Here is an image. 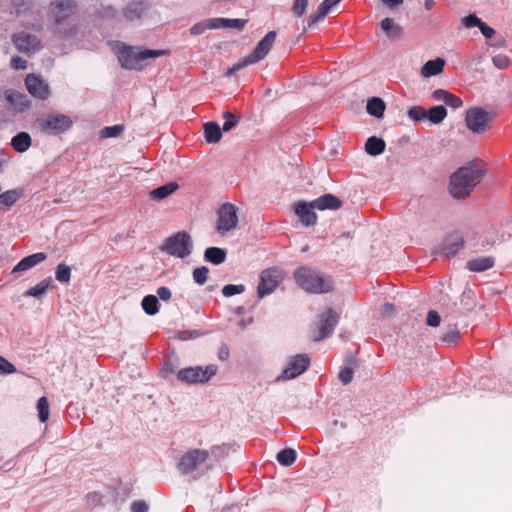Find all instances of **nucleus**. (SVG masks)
<instances>
[{
  "instance_id": "nucleus-58",
  "label": "nucleus",
  "mask_w": 512,
  "mask_h": 512,
  "mask_svg": "<svg viewBox=\"0 0 512 512\" xmlns=\"http://www.w3.org/2000/svg\"><path fill=\"white\" fill-rule=\"evenodd\" d=\"M479 30L487 39H492L496 34V31L492 27L488 26L484 21L482 22Z\"/></svg>"
},
{
  "instance_id": "nucleus-14",
  "label": "nucleus",
  "mask_w": 512,
  "mask_h": 512,
  "mask_svg": "<svg viewBox=\"0 0 512 512\" xmlns=\"http://www.w3.org/2000/svg\"><path fill=\"white\" fill-rule=\"evenodd\" d=\"M338 323V315L337 313L328 308L323 314L319 317V322L317 324L318 332L314 336L315 341L323 340L330 335H332L336 325Z\"/></svg>"
},
{
  "instance_id": "nucleus-10",
  "label": "nucleus",
  "mask_w": 512,
  "mask_h": 512,
  "mask_svg": "<svg viewBox=\"0 0 512 512\" xmlns=\"http://www.w3.org/2000/svg\"><path fill=\"white\" fill-rule=\"evenodd\" d=\"M311 360L308 354H297L287 359V364L282 373L277 376V382L295 379L304 373L310 366Z\"/></svg>"
},
{
  "instance_id": "nucleus-45",
  "label": "nucleus",
  "mask_w": 512,
  "mask_h": 512,
  "mask_svg": "<svg viewBox=\"0 0 512 512\" xmlns=\"http://www.w3.org/2000/svg\"><path fill=\"white\" fill-rule=\"evenodd\" d=\"M245 291V286L243 284H227L222 288V294L225 297H232L234 295L241 294Z\"/></svg>"
},
{
  "instance_id": "nucleus-42",
  "label": "nucleus",
  "mask_w": 512,
  "mask_h": 512,
  "mask_svg": "<svg viewBox=\"0 0 512 512\" xmlns=\"http://www.w3.org/2000/svg\"><path fill=\"white\" fill-rule=\"evenodd\" d=\"M37 411H38V418H39L40 422L44 423L49 419V415H50L49 402L45 396L39 398V400L37 402Z\"/></svg>"
},
{
  "instance_id": "nucleus-8",
  "label": "nucleus",
  "mask_w": 512,
  "mask_h": 512,
  "mask_svg": "<svg viewBox=\"0 0 512 512\" xmlns=\"http://www.w3.org/2000/svg\"><path fill=\"white\" fill-rule=\"evenodd\" d=\"M217 366L209 364L206 367L194 366L182 368L177 372V379L185 384H202L217 373Z\"/></svg>"
},
{
  "instance_id": "nucleus-19",
  "label": "nucleus",
  "mask_w": 512,
  "mask_h": 512,
  "mask_svg": "<svg viewBox=\"0 0 512 512\" xmlns=\"http://www.w3.org/2000/svg\"><path fill=\"white\" fill-rule=\"evenodd\" d=\"M32 4H33V2H25V1L17 2L16 6H15V13H16V16L20 19V22L23 26L35 28V27L41 26L40 18H38V17H34L32 19L25 18V15L27 12L32 13Z\"/></svg>"
},
{
  "instance_id": "nucleus-49",
  "label": "nucleus",
  "mask_w": 512,
  "mask_h": 512,
  "mask_svg": "<svg viewBox=\"0 0 512 512\" xmlns=\"http://www.w3.org/2000/svg\"><path fill=\"white\" fill-rule=\"evenodd\" d=\"M492 63L497 69L504 70L509 66L510 58L504 54H497L492 57Z\"/></svg>"
},
{
  "instance_id": "nucleus-2",
  "label": "nucleus",
  "mask_w": 512,
  "mask_h": 512,
  "mask_svg": "<svg viewBox=\"0 0 512 512\" xmlns=\"http://www.w3.org/2000/svg\"><path fill=\"white\" fill-rule=\"evenodd\" d=\"M215 449L211 451L202 449H191L187 451L178 462V470L183 475H191L193 479L200 478L211 466V455Z\"/></svg>"
},
{
  "instance_id": "nucleus-50",
  "label": "nucleus",
  "mask_w": 512,
  "mask_h": 512,
  "mask_svg": "<svg viewBox=\"0 0 512 512\" xmlns=\"http://www.w3.org/2000/svg\"><path fill=\"white\" fill-rule=\"evenodd\" d=\"M461 22L465 28H473V27L480 28L483 21L479 17H477L475 14H469V15L463 17Z\"/></svg>"
},
{
  "instance_id": "nucleus-54",
  "label": "nucleus",
  "mask_w": 512,
  "mask_h": 512,
  "mask_svg": "<svg viewBox=\"0 0 512 512\" xmlns=\"http://www.w3.org/2000/svg\"><path fill=\"white\" fill-rule=\"evenodd\" d=\"M426 322H427V325H429L431 327H438L441 322V317L437 311L430 310L427 314Z\"/></svg>"
},
{
  "instance_id": "nucleus-57",
  "label": "nucleus",
  "mask_w": 512,
  "mask_h": 512,
  "mask_svg": "<svg viewBox=\"0 0 512 512\" xmlns=\"http://www.w3.org/2000/svg\"><path fill=\"white\" fill-rule=\"evenodd\" d=\"M458 336L459 332L457 329H450L443 334L442 340L447 343H452L457 340Z\"/></svg>"
},
{
  "instance_id": "nucleus-61",
  "label": "nucleus",
  "mask_w": 512,
  "mask_h": 512,
  "mask_svg": "<svg viewBox=\"0 0 512 512\" xmlns=\"http://www.w3.org/2000/svg\"><path fill=\"white\" fill-rule=\"evenodd\" d=\"M248 65H251V63H248L246 62V57L243 58L241 61H239L238 63L234 64L229 70H228V75H232L234 74L236 71H239L241 70L242 68L248 66Z\"/></svg>"
},
{
  "instance_id": "nucleus-35",
  "label": "nucleus",
  "mask_w": 512,
  "mask_h": 512,
  "mask_svg": "<svg viewBox=\"0 0 512 512\" xmlns=\"http://www.w3.org/2000/svg\"><path fill=\"white\" fill-rule=\"evenodd\" d=\"M463 245L464 241L461 237L447 238L443 244L442 251L448 257L454 256L462 249Z\"/></svg>"
},
{
  "instance_id": "nucleus-12",
  "label": "nucleus",
  "mask_w": 512,
  "mask_h": 512,
  "mask_svg": "<svg viewBox=\"0 0 512 512\" xmlns=\"http://www.w3.org/2000/svg\"><path fill=\"white\" fill-rule=\"evenodd\" d=\"M218 220L216 230L224 235L235 229L238 225L237 208L231 203H225L218 209Z\"/></svg>"
},
{
  "instance_id": "nucleus-33",
  "label": "nucleus",
  "mask_w": 512,
  "mask_h": 512,
  "mask_svg": "<svg viewBox=\"0 0 512 512\" xmlns=\"http://www.w3.org/2000/svg\"><path fill=\"white\" fill-rule=\"evenodd\" d=\"M494 265L492 257H478L467 262V267L473 272L485 271Z\"/></svg>"
},
{
  "instance_id": "nucleus-31",
  "label": "nucleus",
  "mask_w": 512,
  "mask_h": 512,
  "mask_svg": "<svg viewBox=\"0 0 512 512\" xmlns=\"http://www.w3.org/2000/svg\"><path fill=\"white\" fill-rule=\"evenodd\" d=\"M205 140L209 144H215L222 137L221 128L216 122H208L204 125Z\"/></svg>"
},
{
  "instance_id": "nucleus-26",
  "label": "nucleus",
  "mask_w": 512,
  "mask_h": 512,
  "mask_svg": "<svg viewBox=\"0 0 512 512\" xmlns=\"http://www.w3.org/2000/svg\"><path fill=\"white\" fill-rule=\"evenodd\" d=\"M22 190L12 189L0 193V212L8 211L21 197Z\"/></svg>"
},
{
  "instance_id": "nucleus-52",
  "label": "nucleus",
  "mask_w": 512,
  "mask_h": 512,
  "mask_svg": "<svg viewBox=\"0 0 512 512\" xmlns=\"http://www.w3.org/2000/svg\"><path fill=\"white\" fill-rule=\"evenodd\" d=\"M15 371V366L4 357L0 356V374L8 375L14 373Z\"/></svg>"
},
{
  "instance_id": "nucleus-13",
  "label": "nucleus",
  "mask_w": 512,
  "mask_h": 512,
  "mask_svg": "<svg viewBox=\"0 0 512 512\" xmlns=\"http://www.w3.org/2000/svg\"><path fill=\"white\" fill-rule=\"evenodd\" d=\"M11 40L15 48L23 54L31 55L41 49L40 39L33 34L19 32L14 34Z\"/></svg>"
},
{
  "instance_id": "nucleus-48",
  "label": "nucleus",
  "mask_w": 512,
  "mask_h": 512,
  "mask_svg": "<svg viewBox=\"0 0 512 512\" xmlns=\"http://www.w3.org/2000/svg\"><path fill=\"white\" fill-rule=\"evenodd\" d=\"M122 131H123V126H121V125L107 126V127H104L100 131V136L102 138L117 137L121 134Z\"/></svg>"
},
{
  "instance_id": "nucleus-38",
  "label": "nucleus",
  "mask_w": 512,
  "mask_h": 512,
  "mask_svg": "<svg viewBox=\"0 0 512 512\" xmlns=\"http://www.w3.org/2000/svg\"><path fill=\"white\" fill-rule=\"evenodd\" d=\"M141 306L146 314L153 316L159 311V301L155 295H146L141 302Z\"/></svg>"
},
{
  "instance_id": "nucleus-28",
  "label": "nucleus",
  "mask_w": 512,
  "mask_h": 512,
  "mask_svg": "<svg viewBox=\"0 0 512 512\" xmlns=\"http://www.w3.org/2000/svg\"><path fill=\"white\" fill-rule=\"evenodd\" d=\"M32 144L31 136L27 132H19L11 139L12 148L19 153L26 152Z\"/></svg>"
},
{
  "instance_id": "nucleus-1",
  "label": "nucleus",
  "mask_w": 512,
  "mask_h": 512,
  "mask_svg": "<svg viewBox=\"0 0 512 512\" xmlns=\"http://www.w3.org/2000/svg\"><path fill=\"white\" fill-rule=\"evenodd\" d=\"M484 175V169L476 168L472 164L460 167L450 176L449 192L451 196L455 199L469 196Z\"/></svg>"
},
{
  "instance_id": "nucleus-37",
  "label": "nucleus",
  "mask_w": 512,
  "mask_h": 512,
  "mask_svg": "<svg viewBox=\"0 0 512 512\" xmlns=\"http://www.w3.org/2000/svg\"><path fill=\"white\" fill-rule=\"evenodd\" d=\"M213 21H216L217 29L229 28L239 31L242 30L247 23V20L245 19L213 18Z\"/></svg>"
},
{
  "instance_id": "nucleus-36",
  "label": "nucleus",
  "mask_w": 512,
  "mask_h": 512,
  "mask_svg": "<svg viewBox=\"0 0 512 512\" xmlns=\"http://www.w3.org/2000/svg\"><path fill=\"white\" fill-rule=\"evenodd\" d=\"M427 120L431 124H440L447 117V110L442 105L432 106L429 109H426Z\"/></svg>"
},
{
  "instance_id": "nucleus-55",
  "label": "nucleus",
  "mask_w": 512,
  "mask_h": 512,
  "mask_svg": "<svg viewBox=\"0 0 512 512\" xmlns=\"http://www.w3.org/2000/svg\"><path fill=\"white\" fill-rule=\"evenodd\" d=\"M10 66L15 70H24L27 67V61L19 56H14L10 60Z\"/></svg>"
},
{
  "instance_id": "nucleus-44",
  "label": "nucleus",
  "mask_w": 512,
  "mask_h": 512,
  "mask_svg": "<svg viewBox=\"0 0 512 512\" xmlns=\"http://www.w3.org/2000/svg\"><path fill=\"white\" fill-rule=\"evenodd\" d=\"M407 116L415 122L427 120L426 109L418 105L410 107L407 111Z\"/></svg>"
},
{
  "instance_id": "nucleus-29",
  "label": "nucleus",
  "mask_w": 512,
  "mask_h": 512,
  "mask_svg": "<svg viewBox=\"0 0 512 512\" xmlns=\"http://www.w3.org/2000/svg\"><path fill=\"white\" fill-rule=\"evenodd\" d=\"M178 187L179 185L177 182H168L150 191V197L155 201H161L170 196L172 193H174L178 189Z\"/></svg>"
},
{
  "instance_id": "nucleus-24",
  "label": "nucleus",
  "mask_w": 512,
  "mask_h": 512,
  "mask_svg": "<svg viewBox=\"0 0 512 512\" xmlns=\"http://www.w3.org/2000/svg\"><path fill=\"white\" fill-rule=\"evenodd\" d=\"M145 2H129V4L123 9L122 17L128 21H134L144 16L146 7Z\"/></svg>"
},
{
  "instance_id": "nucleus-39",
  "label": "nucleus",
  "mask_w": 512,
  "mask_h": 512,
  "mask_svg": "<svg viewBox=\"0 0 512 512\" xmlns=\"http://www.w3.org/2000/svg\"><path fill=\"white\" fill-rule=\"evenodd\" d=\"M51 282H52L51 278H46V279L42 280L37 285L29 288L26 292V295L35 297V298H40L41 296L46 294Z\"/></svg>"
},
{
  "instance_id": "nucleus-3",
  "label": "nucleus",
  "mask_w": 512,
  "mask_h": 512,
  "mask_svg": "<svg viewBox=\"0 0 512 512\" xmlns=\"http://www.w3.org/2000/svg\"><path fill=\"white\" fill-rule=\"evenodd\" d=\"M166 54L165 50L141 49L120 43L117 45V57L120 65L128 70H142L144 61Z\"/></svg>"
},
{
  "instance_id": "nucleus-60",
  "label": "nucleus",
  "mask_w": 512,
  "mask_h": 512,
  "mask_svg": "<svg viewBox=\"0 0 512 512\" xmlns=\"http://www.w3.org/2000/svg\"><path fill=\"white\" fill-rule=\"evenodd\" d=\"M148 506L144 501H135L131 505V512H147Z\"/></svg>"
},
{
  "instance_id": "nucleus-51",
  "label": "nucleus",
  "mask_w": 512,
  "mask_h": 512,
  "mask_svg": "<svg viewBox=\"0 0 512 512\" xmlns=\"http://www.w3.org/2000/svg\"><path fill=\"white\" fill-rule=\"evenodd\" d=\"M100 17L106 20H113L122 17V14H119L113 6L107 5L100 11Z\"/></svg>"
},
{
  "instance_id": "nucleus-4",
  "label": "nucleus",
  "mask_w": 512,
  "mask_h": 512,
  "mask_svg": "<svg viewBox=\"0 0 512 512\" xmlns=\"http://www.w3.org/2000/svg\"><path fill=\"white\" fill-rule=\"evenodd\" d=\"M294 279L300 288L309 293H328L334 288L332 277L304 266L294 272Z\"/></svg>"
},
{
  "instance_id": "nucleus-17",
  "label": "nucleus",
  "mask_w": 512,
  "mask_h": 512,
  "mask_svg": "<svg viewBox=\"0 0 512 512\" xmlns=\"http://www.w3.org/2000/svg\"><path fill=\"white\" fill-rule=\"evenodd\" d=\"M316 208L311 202H298L295 205V214L299 217L300 222L306 226H313L316 224L317 215L315 213Z\"/></svg>"
},
{
  "instance_id": "nucleus-62",
  "label": "nucleus",
  "mask_w": 512,
  "mask_h": 512,
  "mask_svg": "<svg viewBox=\"0 0 512 512\" xmlns=\"http://www.w3.org/2000/svg\"><path fill=\"white\" fill-rule=\"evenodd\" d=\"M230 351L226 344H222L218 350V358L221 361H226L229 357Z\"/></svg>"
},
{
  "instance_id": "nucleus-9",
  "label": "nucleus",
  "mask_w": 512,
  "mask_h": 512,
  "mask_svg": "<svg viewBox=\"0 0 512 512\" xmlns=\"http://www.w3.org/2000/svg\"><path fill=\"white\" fill-rule=\"evenodd\" d=\"M75 9V2H51L49 17L54 22L55 32L65 33L67 31L66 21Z\"/></svg>"
},
{
  "instance_id": "nucleus-47",
  "label": "nucleus",
  "mask_w": 512,
  "mask_h": 512,
  "mask_svg": "<svg viewBox=\"0 0 512 512\" xmlns=\"http://www.w3.org/2000/svg\"><path fill=\"white\" fill-rule=\"evenodd\" d=\"M223 118L225 121L223 123L222 130L224 132L231 130L239 122V118L237 116H235L233 113L228 112V111L224 112Z\"/></svg>"
},
{
  "instance_id": "nucleus-41",
  "label": "nucleus",
  "mask_w": 512,
  "mask_h": 512,
  "mask_svg": "<svg viewBox=\"0 0 512 512\" xmlns=\"http://www.w3.org/2000/svg\"><path fill=\"white\" fill-rule=\"evenodd\" d=\"M208 29H217V23L216 21H213V18L194 24L190 28V33L192 35H200Z\"/></svg>"
},
{
  "instance_id": "nucleus-56",
  "label": "nucleus",
  "mask_w": 512,
  "mask_h": 512,
  "mask_svg": "<svg viewBox=\"0 0 512 512\" xmlns=\"http://www.w3.org/2000/svg\"><path fill=\"white\" fill-rule=\"evenodd\" d=\"M157 298L163 300V301H168L171 299L172 297V293H171V290L168 288V287H165V286H161L159 287L157 290H156V295Z\"/></svg>"
},
{
  "instance_id": "nucleus-63",
  "label": "nucleus",
  "mask_w": 512,
  "mask_h": 512,
  "mask_svg": "<svg viewBox=\"0 0 512 512\" xmlns=\"http://www.w3.org/2000/svg\"><path fill=\"white\" fill-rule=\"evenodd\" d=\"M489 45L493 48H503L506 46V41L500 36L495 38Z\"/></svg>"
},
{
  "instance_id": "nucleus-59",
  "label": "nucleus",
  "mask_w": 512,
  "mask_h": 512,
  "mask_svg": "<svg viewBox=\"0 0 512 512\" xmlns=\"http://www.w3.org/2000/svg\"><path fill=\"white\" fill-rule=\"evenodd\" d=\"M308 2H295L293 12L297 16H302L307 10Z\"/></svg>"
},
{
  "instance_id": "nucleus-40",
  "label": "nucleus",
  "mask_w": 512,
  "mask_h": 512,
  "mask_svg": "<svg viewBox=\"0 0 512 512\" xmlns=\"http://www.w3.org/2000/svg\"><path fill=\"white\" fill-rule=\"evenodd\" d=\"M276 459L282 466L289 467L296 460V451L291 448L283 449L277 453Z\"/></svg>"
},
{
  "instance_id": "nucleus-7",
  "label": "nucleus",
  "mask_w": 512,
  "mask_h": 512,
  "mask_svg": "<svg viewBox=\"0 0 512 512\" xmlns=\"http://www.w3.org/2000/svg\"><path fill=\"white\" fill-rule=\"evenodd\" d=\"M38 128L47 135H59L68 131L73 121L70 116L62 113H50L37 118Z\"/></svg>"
},
{
  "instance_id": "nucleus-34",
  "label": "nucleus",
  "mask_w": 512,
  "mask_h": 512,
  "mask_svg": "<svg viewBox=\"0 0 512 512\" xmlns=\"http://www.w3.org/2000/svg\"><path fill=\"white\" fill-rule=\"evenodd\" d=\"M204 259L215 265L223 263L226 259V251L218 247H209L204 252Z\"/></svg>"
},
{
  "instance_id": "nucleus-18",
  "label": "nucleus",
  "mask_w": 512,
  "mask_h": 512,
  "mask_svg": "<svg viewBox=\"0 0 512 512\" xmlns=\"http://www.w3.org/2000/svg\"><path fill=\"white\" fill-rule=\"evenodd\" d=\"M5 98L8 101V103L18 112H24L31 106V101L27 97V95L15 90H6Z\"/></svg>"
},
{
  "instance_id": "nucleus-32",
  "label": "nucleus",
  "mask_w": 512,
  "mask_h": 512,
  "mask_svg": "<svg viewBox=\"0 0 512 512\" xmlns=\"http://www.w3.org/2000/svg\"><path fill=\"white\" fill-rule=\"evenodd\" d=\"M385 108V102L379 97H372L367 101L366 110L371 116H374L375 118H382Z\"/></svg>"
},
{
  "instance_id": "nucleus-53",
  "label": "nucleus",
  "mask_w": 512,
  "mask_h": 512,
  "mask_svg": "<svg viewBox=\"0 0 512 512\" xmlns=\"http://www.w3.org/2000/svg\"><path fill=\"white\" fill-rule=\"evenodd\" d=\"M339 380L344 384L347 385L352 381L353 378V370L350 367H344L339 372Z\"/></svg>"
},
{
  "instance_id": "nucleus-6",
  "label": "nucleus",
  "mask_w": 512,
  "mask_h": 512,
  "mask_svg": "<svg viewBox=\"0 0 512 512\" xmlns=\"http://www.w3.org/2000/svg\"><path fill=\"white\" fill-rule=\"evenodd\" d=\"M494 119V112L487 111L482 107H471L466 110L464 120L470 132L480 135L486 133L491 128Z\"/></svg>"
},
{
  "instance_id": "nucleus-64",
  "label": "nucleus",
  "mask_w": 512,
  "mask_h": 512,
  "mask_svg": "<svg viewBox=\"0 0 512 512\" xmlns=\"http://www.w3.org/2000/svg\"><path fill=\"white\" fill-rule=\"evenodd\" d=\"M394 312V305L391 303H385L382 306V314L384 316H390Z\"/></svg>"
},
{
  "instance_id": "nucleus-43",
  "label": "nucleus",
  "mask_w": 512,
  "mask_h": 512,
  "mask_svg": "<svg viewBox=\"0 0 512 512\" xmlns=\"http://www.w3.org/2000/svg\"><path fill=\"white\" fill-rule=\"evenodd\" d=\"M55 278L60 283H68L71 278V268L64 263L58 264L55 271Z\"/></svg>"
},
{
  "instance_id": "nucleus-27",
  "label": "nucleus",
  "mask_w": 512,
  "mask_h": 512,
  "mask_svg": "<svg viewBox=\"0 0 512 512\" xmlns=\"http://www.w3.org/2000/svg\"><path fill=\"white\" fill-rule=\"evenodd\" d=\"M381 29L390 39H399L403 34V28L395 23L392 18L386 17L380 23Z\"/></svg>"
},
{
  "instance_id": "nucleus-46",
  "label": "nucleus",
  "mask_w": 512,
  "mask_h": 512,
  "mask_svg": "<svg viewBox=\"0 0 512 512\" xmlns=\"http://www.w3.org/2000/svg\"><path fill=\"white\" fill-rule=\"evenodd\" d=\"M209 269L206 266H201L193 270V280L198 285H203L207 281Z\"/></svg>"
},
{
  "instance_id": "nucleus-22",
  "label": "nucleus",
  "mask_w": 512,
  "mask_h": 512,
  "mask_svg": "<svg viewBox=\"0 0 512 512\" xmlns=\"http://www.w3.org/2000/svg\"><path fill=\"white\" fill-rule=\"evenodd\" d=\"M314 207L320 211L323 210H336L341 207V200L333 194H324L312 201Z\"/></svg>"
},
{
  "instance_id": "nucleus-15",
  "label": "nucleus",
  "mask_w": 512,
  "mask_h": 512,
  "mask_svg": "<svg viewBox=\"0 0 512 512\" xmlns=\"http://www.w3.org/2000/svg\"><path fill=\"white\" fill-rule=\"evenodd\" d=\"M27 91L36 99L46 100L50 96V87L48 83L39 75L28 74L25 78Z\"/></svg>"
},
{
  "instance_id": "nucleus-25",
  "label": "nucleus",
  "mask_w": 512,
  "mask_h": 512,
  "mask_svg": "<svg viewBox=\"0 0 512 512\" xmlns=\"http://www.w3.org/2000/svg\"><path fill=\"white\" fill-rule=\"evenodd\" d=\"M338 3L339 2H321L316 13L309 17L308 27H312L314 24L324 19L328 13L334 12Z\"/></svg>"
},
{
  "instance_id": "nucleus-30",
  "label": "nucleus",
  "mask_w": 512,
  "mask_h": 512,
  "mask_svg": "<svg viewBox=\"0 0 512 512\" xmlns=\"http://www.w3.org/2000/svg\"><path fill=\"white\" fill-rule=\"evenodd\" d=\"M386 143L382 138L371 136L365 143V151L370 156H378L385 150Z\"/></svg>"
},
{
  "instance_id": "nucleus-16",
  "label": "nucleus",
  "mask_w": 512,
  "mask_h": 512,
  "mask_svg": "<svg viewBox=\"0 0 512 512\" xmlns=\"http://www.w3.org/2000/svg\"><path fill=\"white\" fill-rule=\"evenodd\" d=\"M276 32L270 31L268 32L264 38H262L254 48L253 52L250 53L248 56H246V62L254 64L262 59H264L269 51L271 50L275 39H276Z\"/></svg>"
},
{
  "instance_id": "nucleus-20",
  "label": "nucleus",
  "mask_w": 512,
  "mask_h": 512,
  "mask_svg": "<svg viewBox=\"0 0 512 512\" xmlns=\"http://www.w3.org/2000/svg\"><path fill=\"white\" fill-rule=\"evenodd\" d=\"M47 255L43 252H37L21 259L12 269V273L24 272L32 269L37 264L46 260Z\"/></svg>"
},
{
  "instance_id": "nucleus-23",
  "label": "nucleus",
  "mask_w": 512,
  "mask_h": 512,
  "mask_svg": "<svg viewBox=\"0 0 512 512\" xmlns=\"http://www.w3.org/2000/svg\"><path fill=\"white\" fill-rule=\"evenodd\" d=\"M445 66V60L443 58H436L427 61L421 68V75L424 78H430L432 76L439 75L443 72Z\"/></svg>"
},
{
  "instance_id": "nucleus-5",
  "label": "nucleus",
  "mask_w": 512,
  "mask_h": 512,
  "mask_svg": "<svg viewBox=\"0 0 512 512\" xmlns=\"http://www.w3.org/2000/svg\"><path fill=\"white\" fill-rule=\"evenodd\" d=\"M159 249L171 257L185 259L193 253L194 242L188 232L178 231L167 237Z\"/></svg>"
},
{
  "instance_id": "nucleus-11",
  "label": "nucleus",
  "mask_w": 512,
  "mask_h": 512,
  "mask_svg": "<svg viewBox=\"0 0 512 512\" xmlns=\"http://www.w3.org/2000/svg\"><path fill=\"white\" fill-rule=\"evenodd\" d=\"M283 280V272L275 267L265 269L260 274L257 287L258 297L264 298L272 294Z\"/></svg>"
},
{
  "instance_id": "nucleus-21",
  "label": "nucleus",
  "mask_w": 512,
  "mask_h": 512,
  "mask_svg": "<svg viewBox=\"0 0 512 512\" xmlns=\"http://www.w3.org/2000/svg\"><path fill=\"white\" fill-rule=\"evenodd\" d=\"M432 98L433 100L437 102H443L445 105L453 108L458 109L462 107L463 101L460 97L448 92L444 89H436L432 92Z\"/></svg>"
}]
</instances>
